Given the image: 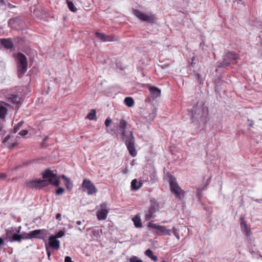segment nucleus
<instances>
[{
	"instance_id": "obj_1",
	"label": "nucleus",
	"mask_w": 262,
	"mask_h": 262,
	"mask_svg": "<svg viewBox=\"0 0 262 262\" xmlns=\"http://www.w3.org/2000/svg\"><path fill=\"white\" fill-rule=\"evenodd\" d=\"M42 177L44 179H35L28 181L26 186L30 188H40L47 185L48 181L52 185L58 186L59 182L56 174L54 173L50 169L45 170L42 173Z\"/></svg>"
},
{
	"instance_id": "obj_2",
	"label": "nucleus",
	"mask_w": 262,
	"mask_h": 262,
	"mask_svg": "<svg viewBox=\"0 0 262 262\" xmlns=\"http://www.w3.org/2000/svg\"><path fill=\"white\" fill-rule=\"evenodd\" d=\"M127 122L124 119H121L119 121V127L124 140L125 145L130 154V155L135 157L137 156V152L135 147V138L130 132L129 134H126L125 129L126 128Z\"/></svg>"
},
{
	"instance_id": "obj_3",
	"label": "nucleus",
	"mask_w": 262,
	"mask_h": 262,
	"mask_svg": "<svg viewBox=\"0 0 262 262\" xmlns=\"http://www.w3.org/2000/svg\"><path fill=\"white\" fill-rule=\"evenodd\" d=\"M15 58L17 63L18 75L20 77L27 70L28 62L25 55L19 53L15 55Z\"/></svg>"
},
{
	"instance_id": "obj_4",
	"label": "nucleus",
	"mask_w": 262,
	"mask_h": 262,
	"mask_svg": "<svg viewBox=\"0 0 262 262\" xmlns=\"http://www.w3.org/2000/svg\"><path fill=\"white\" fill-rule=\"evenodd\" d=\"M238 57L233 52H228L224 56L223 61L217 62V64L219 67H225L229 66L230 64L236 63V60Z\"/></svg>"
},
{
	"instance_id": "obj_5",
	"label": "nucleus",
	"mask_w": 262,
	"mask_h": 262,
	"mask_svg": "<svg viewBox=\"0 0 262 262\" xmlns=\"http://www.w3.org/2000/svg\"><path fill=\"white\" fill-rule=\"evenodd\" d=\"M169 184L170 190L176 198L181 199L184 197V191L179 186L176 179L172 176L170 177Z\"/></svg>"
},
{
	"instance_id": "obj_6",
	"label": "nucleus",
	"mask_w": 262,
	"mask_h": 262,
	"mask_svg": "<svg viewBox=\"0 0 262 262\" xmlns=\"http://www.w3.org/2000/svg\"><path fill=\"white\" fill-rule=\"evenodd\" d=\"M134 14L143 21L153 23L156 21L155 15L150 13H144L139 10H134Z\"/></svg>"
},
{
	"instance_id": "obj_7",
	"label": "nucleus",
	"mask_w": 262,
	"mask_h": 262,
	"mask_svg": "<svg viewBox=\"0 0 262 262\" xmlns=\"http://www.w3.org/2000/svg\"><path fill=\"white\" fill-rule=\"evenodd\" d=\"M148 227L152 229H155L156 233L159 235H170L171 234V230L167 229V228L164 226L149 223Z\"/></svg>"
},
{
	"instance_id": "obj_8",
	"label": "nucleus",
	"mask_w": 262,
	"mask_h": 262,
	"mask_svg": "<svg viewBox=\"0 0 262 262\" xmlns=\"http://www.w3.org/2000/svg\"><path fill=\"white\" fill-rule=\"evenodd\" d=\"M81 187L83 189L86 190L88 195L96 194L97 192V189L95 185L89 179H83Z\"/></svg>"
},
{
	"instance_id": "obj_9",
	"label": "nucleus",
	"mask_w": 262,
	"mask_h": 262,
	"mask_svg": "<svg viewBox=\"0 0 262 262\" xmlns=\"http://www.w3.org/2000/svg\"><path fill=\"white\" fill-rule=\"evenodd\" d=\"M159 205L156 202H151L147 211L145 212V219L146 221H149L155 217V213L158 211Z\"/></svg>"
},
{
	"instance_id": "obj_10",
	"label": "nucleus",
	"mask_w": 262,
	"mask_h": 262,
	"mask_svg": "<svg viewBox=\"0 0 262 262\" xmlns=\"http://www.w3.org/2000/svg\"><path fill=\"white\" fill-rule=\"evenodd\" d=\"M47 234V230L45 229L35 230L30 231L28 235L30 238L43 239Z\"/></svg>"
},
{
	"instance_id": "obj_11",
	"label": "nucleus",
	"mask_w": 262,
	"mask_h": 262,
	"mask_svg": "<svg viewBox=\"0 0 262 262\" xmlns=\"http://www.w3.org/2000/svg\"><path fill=\"white\" fill-rule=\"evenodd\" d=\"M108 211L107 209V204L103 203L100 206V209L98 210L96 212L98 220H104L106 219Z\"/></svg>"
},
{
	"instance_id": "obj_12",
	"label": "nucleus",
	"mask_w": 262,
	"mask_h": 262,
	"mask_svg": "<svg viewBox=\"0 0 262 262\" xmlns=\"http://www.w3.org/2000/svg\"><path fill=\"white\" fill-rule=\"evenodd\" d=\"M49 246L55 250H58L60 248V242L55 238V236L51 235L48 239Z\"/></svg>"
},
{
	"instance_id": "obj_13",
	"label": "nucleus",
	"mask_w": 262,
	"mask_h": 262,
	"mask_svg": "<svg viewBox=\"0 0 262 262\" xmlns=\"http://www.w3.org/2000/svg\"><path fill=\"white\" fill-rule=\"evenodd\" d=\"M96 36L98 38L104 42L112 41L117 39L115 36L105 35L104 34L99 32H96Z\"/></svg>"
},
{
	"instance_id": "obj_14",
	"label": "nucleus",
	"mask_w": 262,
	"mask_h": 262,
	"mask_svg": "<svg viewBox=\"0 0 262 262\" xmlns=\"http://www.w3.org/2000/svg\"><path fill=\"white\" fill-rule=\"evenodd\" d=\"M148 90L150 95L152 99L157 98L161 95V90L155 86H149Z\"/></svg>"
},
{
	"instance_id": "obj_15",
	"label": "nucleus",
	"mask_w": 262,
	"mask_h": 262,
	"mask_svg": "<svg viewBox=\"0 0 262 262\" xmlns=\"http://www.w3.org/2000/svg\"><path fill=\"white\" fill-rule=\"evenodd\" d=\"M0 42L7 49H11L13 47V43L10 38H2Z\"/></svg>"
},
{
	"instance_id": "obj_16",
	"label": "nucleus",
	"mask_w": 262,
	"mask_h": 262,
	"mask_svg": "<svg viewBox=\"0 0 262 262\" xmlns=\"http://www.w3.org/2000/svg\"><path fill=\"white\" fill-rule=\"evenodd\" d=\"M156 115V109L154 106H152L151 107L150 112L149 113L148 116H145V118L148 121H152L154 120Z\"/></svg>"
},
{
	"instance_id": "obj_17",
	"label": "nucleus",
	"mask_w": 262,
	"mask_h": 262,
	"mask_svg": "<svg viewBox=\"0 0 262 262\" xmlns=\"http://www.w3.org/2000/svg\"><path fill=\"white\" fill-rule=\"evenodd\" d=\"M142 185L141 181H138L136 179L132 180L131 182L132 189L135 190L139 189Z\"/></svg>"
},
{
	"instance_id": "obj_18",
	"label": "nucleus",
	"mask_w": 262,
	"mask_h": 262,
	"mask_svg": "<svg viewBox=\"0 0 262 262\" xmlns=\"http://www.w3.org/2000/svg\"><path fill=\"white\" fill-rule=\"evenodd\" d=\"M241 227L243 233L246 235L249 236L250 234V229L248 227L247 224L244 222H242Z\"/></svg>"
},
{
	"instance_id": "obj_19",
	"label": "nucleus",
	"mask_w": 262,
	"mask_h": 262,
	"mask_svg": "<svg viewBox=\"0 0 262 262\" xmlns=\"http://www.w3.org/2000/svg\"><path fill=\"white\" fill-rule=\"evenodd\" d=\"M145 254L146 256L148 257L154 261H157L158 260L157 256L153 254V252L150 249L146 250L145 252Z\"/></svg>"
},
{
	"instance_id": "obj_20",
	"label": "nucleus",
	"mask_w": 262,
	"mask_h": 262,
	"mask_svg": "<svg viewBox=\"0 0 262 262\" xmlns=\"http://www.w3.org/2000/svg\"><path fill=\"white\" fill-rule=\"evenodd\" d=\"M61 177L65 181V185H66V187L68 189H71L73 187V183L71 182V181L70 180V179L69 178H67L64 175H62Z\"/></svg>"
},
{
	"instance_id": "obj_21",
	"label": "nucleus",
	"mask_w": 262,
	"mask_h": 262,
	"mask_svg": "<svg viewBox=\"0 0 262 262\" xmlns=\"http://www.w3.org/2000/svg\"><path fill=\"white\" fill-rule=\"evenodd\" d=\"M9 99L11 102L15 104H18L20 102V97L15 95H11L9 96Z\"/></svg>"
},
{
	"instance_id": "obj_22",
	"label": "nucleus",
	"mask_w": 262,
	"mask_h": 262,
	"mask_svg": "<svg viewBox=\"0 0 262 262\" xmlns=\"http://www.w3.org/2000/svg\"><path fill=\"white\" fill-rule=\"evenodd\" d=\"M124 101L125 104L128 107H132L134 104V99L130 97H126Z\"/></svg>"
},
{
	"instance_id": "obj_23",
	"label": "nucleus",
	"mask_w": 262,
	"mask_h": 262,
	"mask_svg": "<svg viewBox=\"0 0 262 262\" xmlns=\"http://www.w3.org/2000/svg\"><path fill=\"white\" fill-rule=\"evenodd\" d=\"M25 238L22 236V235L18 234L17 233L14 234L11 239H10V242H19L21 239H24Z\"/></svg>"
},
{
	"instance_id": "obj_24",
	"label": "nucleus",
	"mask_w": 262,
	"mask_h": 262,
	"mask_svg": "<svg viewBox=\"0 0 262 262\" xmlns=\"http://www.w3.org/2000/svg\"><path fill=\"white\" fill-rule=\"evenodd\" d=\"M24 121H20L19 122H18L16 124H15L13 129V132L14 133H16V132H17L22 127V126L24 124Z\"/></svg>"
},
{
	"instance_id": "obj_25",
	"label": "nucleus",
	"mask_w": 262,
	"mask_h": 262,
	"mask_svg": "<svg viewBox=\"0 0 262 262\" xmlns=\"http://www.w3.org/2000/svg\"><path fill=\"white\" fill-rule=\"evenodd\" d=\"M67 3L69 9L72 12H75L77 11V8L75 7V5L72 2L70 1L69 0L67 1Z\"/></svg>"
},
{
	"instance_id": "obj_26",
	"label": "nucleus",
	"mask_w": 262,
	"mask_h": 262,
	"mask_svg": "<svg viewBox=\"0 0 262 262\" xmlns=\"http://www.w3.org/2000/svg\"><path fill=\"white\" fill-rule=\"evenodd\" d=\"M133 221L134 223L135 227H141L142 224L141 223V220L139 217L137 216H135L133 219Z\"/></svg>"
},
{
	"instance_id": "obj_27",
	"label": "nucleus",
	"mask_w": 262,
	"mask_h": 262,
	"mask_svg": "<svg viewBox=\"0 0 262 262\" xmlns=\"http://www.w3.org/2000/svg\"><path fill=\"white\" fill-rule=\"evenodd\" d=\"M87 118L91 120H93L96 119V111L95 110H92L88 114Z\"/></svg>"
},
{
	"instance_id": "obj_28",
	"label": "nucleus",
	"mask_w": 262,
	"mask_h": 262,
	"mask_svg": "<svg viewBox=\"0 0 262 262\" xmlns=\"http://www.w3.org/2000/svg\"><path fill=\"white\" fill-rule=\"evenodd\" d=\"M7 112L6 107L1 106H0V118H3Z\"/></svg>"
},
{
	"instance_id": "obj_29",
	"label": "nucleus",
	"mask_w": 262,
	"mask_h": 262,
	"mask_svg": "<svg viewBox=\"0 0 262 262\" xmlns=\"http://www.w3.org/2000/svg\"><path fill=\"white\" fill-rule=\"evenodd\" d=\"M173 233L178 239H180V235L178 230L175 227H173L171 229V233Z\"/></svg>"
},
{
	"instance_id": "obj_30",
	"label": "nucleus",
	"mask_w": 262,
	"mask_h": 262,
	"mask_svg": "<svg viewBox=\"0 0 262 262\" xmlns=\"http://www.w3.org/2000/svg\"><path fill=\"white\" fill-rule=\"evenodd\" d=\"M64 235H65L64 231H63V230H60L59 232H58L57 233L56 235H53V236H55V238H56L57 239L58 238L62 237Z\"/></svg>"
},
{
	"instance_id": "obj_31",
	"label": "nucleus",
	"mask_w": 262,
	"mask_h": 262,
	"mask_svg": "<svg viewBox=\"0 0 262 262\" xmlns=\"http://www.w3.org/2000/svg\"><path fill=\"white\" fill-rule=\"evenodd\" d=\"M92 234L94 236L96 237V238H98L100 237L99 231L97 230H94L92 231Z\"/></svg>"
},
{
	"instance_id": "obj_32",
	"label": "nucleus",
	"mask_w": 262,
	"mask_h": 262,
	"mask_svg": "<svg viewBox=\"0 0 262 262\" xmlns=\"http://www.w3.org/2000/svg\"><path fill=\"white\" fill-rule=\"evenodd\" d=\"M196 111L194 109L192 111V113L191 114V116L192 120L196 119L197 116H196Z\"/></svg>"
},
{
	"instance_id": "obj_33",
	"label": "nucleus",
	"mask_w": 262,
	"mask_h": 262,
	"mask_svg": "<svg viewBox=\"0 0 262 262\" xmlns=\"http://www.w3.org/2000/svg\"><path fill=\"white\" fill-rule=\"evenodd\" d=\"M28 133V131L26 129H23L21 130L19 133L18 135L21 136H25L27 135Z\"/></svg>"
},
{
	"instance_id": "obj_34",
	"label": "nucleus",
	"mask_w": 262,
	"mask_h": 262,
	"mask_svg": "<svg viewBox=\"0 0 262 262\" xmlns=\"http://www.w3.org/2000/svg\"><path fill=\"white\" fill-rule=\"evenodd\" d=\"M63 192L64 189L63 188L60 187L56 190V194L59 195L62 194Z\"/></svg>"
},
{
	"instance_id": "obj_35",
	"label": "nucleus",
	"mask_w": 262,
	"mask_h": 262,
	"mask_svg": "<svg viewBox=\"0 0 262 262\" xmlns=\"http://www.w3.org/2000/svg\"><path fill=\"white\" fill-rule=\"evenodd\" d=\"M112 119H110V118H107L105 121V122H104V124H105V125L106 126V127H108L110 124L111 123H112Z\"/></svg>"
},
{
	"instance_id": "obj_36",
	"label": "nucleus",
	"mask_w": 262,
	"mask_h": 262,
	"mask_svg": "<svg viewBox=\"0 0 262 262\" xmlns=\"http://www.w3.org/2000/svg\"><path fill=\"white\" fill-rule=\"evenodd\" d=\"M14 231V229L13 228H9L6 230V234L7 235L11 234L12 232Z\"/></svg>"
},
{
	"instance_id": "obj_37",
	"label": "nucleus",
	"mask_w": 262,
	"mask_h": 262,
	"mask_svg": "<svg viewBox=\"0 0 262 262\" xmlns=\"http://www.w3.org/2000/svg\"><path fill=\"white\" fill-rule=\"evenodd\" d=\"M11 138V136L10 135H7L4 140V142H7Z\"/></svg>"
},
{
	"instance_id": "obj_38",
	"label": "nucleus",
	"mask_w": 262,
	"mask_h": 262,
	"mask_svg": "<svg viewBox=\"0 0 262 262\" xmlns=\"http://www.w3.org/2000/svg\"><path fill=\"white\" fill-rule=\"evenodd\" d=\"M201 190H200L199 188H198L197 189L196 194H197V196L199 199L201 198Z\"/></svg>"
},
{
	"instance_id": "obj_39",
	"label": "nucleus",
	"mask_w": 262,
	"mask_h": 262,
	"mask_svg": "<svg viewBox=\"0 0 262 262\" xmlns=\"http://www.w3.org/2000/svg\"><path fill=\"white\" fill-rule=\"evenodd\" d=\"M56 219L57 221H61V215L60 213L57 214L56 215Z\"/></svg>"
},
{
	"instance_id": "obj_40",
	"label": "nucleus",
	"mask_w": 262,
	"mask_h": 262,
	"mask_svg": "<svg viewBox=\"0 0 262 262\" xmlns=\"http://www.w3.org/2000/svg\"><path fill=\"white\" fill-rule=\"evenodd\" d=\"M84 228H85V226H84L82 228H81L80 227L76 228V229H77V230H79L80 232H82Z\"/></svg>"
},
{
	"instance_id": "obj_41",
	"label": "nucleus",
	"mask_w": 262,
	"mask_h": 262,
	"mask_svg": "<svg viewBox=\"0 0 262 262\" xmlns=\"http://www.w3.org/2000/svg\"><path fill=\"white\" fill-rule=\"evenodd\" d=\"M84 222V221H78L76 222V224L78 225H80L81 224H82Z\"/></svg>"
},
{
	"instance_id": "obj_42",
	"label": "nucleus",
	"mask_w": 262,
	"mask_h": 262,
	"mask_svg": "<svg viewBox=\"0 0 262 262\" xmlns=\"http://www.w3.org/2000/svg\"><path fill=\"white\" fill-rule=\"evenodd\" d=\"M16 143H15V142H14V143H12V144H11L9 146V147L10 148H13V147H14L16 145Z\"/></svg>"
},
{
	"instance_id": "obj_43",
	"label": "nucleus",
	"mask_w": 262,
	"mask_h": 262,
	"mask_svg": "<svg viewBox=\"0 0 262 262\" xmlns=\"http://www.w3.org/2000/svg\"><path fill=\"white\" fill-rule=\"evenodd\" d=\"M6 177V174L5 173H1L0 178H5Z\"/></svg>"
},
{
	"instance_id": "obj_44",
	"label": "nucleus",
	"mask_w": 262,
	"mask_h": 262,
	"mask_svg": "<svg viewBox=\"0 0 262 262\" xmlns=\"http://www.w3.org/2000/svg\"><path fill=\"white\" fill-rule=\"evenodd\" d=\"M46 249H47V254H48V257H50L51 256V253L49 251L48 248L47 246H46Z\"/></svg>"
},
{
	"instance_id": "obj_45",
	"label": "nucleus",
	"mask_w": 262,
	"mask_h": 262,
	"mask_svg": "<svg viewBox=\"0 0 262 262\" xmlns=\"http://www.w3.org/2000/svg\"><path fill=\"white\" fill-rule=\"evenodd\" d=\"M4 244V240L2 237H0V246Z\"/></svg>"
},
{
	"instance_id": "obj_46",
	"label": "nucleus",
	"mask_w": 262,
	"mask_h": 262,
	"mask_svg": "<svg viewBox=\"0 0 262 262\" xmlns=\"http://www.w3.org/2000/svg\"><path fill=\"white\" fill-rule=\"evenodd\" d=\"M21 229V227H20V226H19V227L17 228V230H16V231H17L18 233H19V232H20Z\"/></svg>"
},
{
	"instance_id": "obj_47",
	"label": "nucleus",
	"mask_w": 262,
	"mask_h": 262,
	"mask_svg": "<svg viewBox=\"0 0 262 262\" xmlns=\"http://www.w3.org/2000/svg\"><path fill=\"white\" fill-rule=\"evenodd\" d=\"M49 139V137L48 136H46L45 137V138L43 139V142H45L46 141V140H47L48 139Z\"/></svg>"
},
{
	"instance_id": "obj_48",
	"label": "nucleus",
	"mask_w": 262,
	"mask_h": 262,
	"mask_svg": "<svg viewBox=\"0 0 262 262\" xmlns=\"http://www.w3.org/2000/svg\"><path fill=\"white\" fill-rule=\"evenodd\" d=\"M123 172H124V173H126V172H127V169H124V170H123Z\"/></svg>"
},
{
	"instance_id": "obj_49",
	"label": "nucleus",
	"mask_w": 262,
	"mask_h": 262,
	"mask_svg": "<svg viewBox=\"0 0 262 262\" xmlns=\"http://www.w3.org/2000/svg\"><path fill=\"white\" fill-rule=\"evenodd\" d=\"M3 127H2V126L1 125V124H0V131L2 130Z\"/></svg>"
},
{
	"instance_id": "obj_50",
	"label": "nucleus",
	"mask_w": 262,
	"mask_h": 262,
	"mask_svg": "<svg viewBox=\"0 0 262 262\" xmlns=\"http://www.w3.org/2000/svg\"><path fill=\"white\" fill-rule=\"evenodd\" d=\"M133 162H134V160L132 161V163H131V165H133V164H134Z\"/></svg>"
},
{
	"instance_id": "obj_51",
	"label": "nucleus",
	"mask_w": 262,
	"mask_h": 262,
	"mask_svg": "<svg viewBox=\"0 0 262 262\" xmlns=\"http://www.w3.org/2000/svg\"><path fill=\"white\" fill-rule=\"evenodd\" d=\"M133 162H134V160L132 161V163H131V165H133V164H134Z\"/></svg>"
},
{
	"instance_id": "obj_52",
	"label": "nucleus",
	"mask_w": 262,
	"mask_h": 262,
	"mask_svg": "<svg viewBox=\"0 0 262 262\" xmlns=\"http://www.w3.org/2000/svg\"><path fill=\"white\" fill-rule=\"evenodd\" d=\"M163 223H167V222L166 221H164V222H163Z\"/></svg>"
},
{
	"instance_id": "obj_53",
	"label": "nucleus",
	"mask_w": 262,
	"mask_h": 262,
	"mask_svg": "<svg viewBox=\"0 0 262 262\" xmlns=\"http://www.w3.org/2000/svg\"><path fill=\"white\" fill-rule=\"evenodd\" d=\"M163 262H165V261H163Z\"/></svg>"
}]
</instances>
